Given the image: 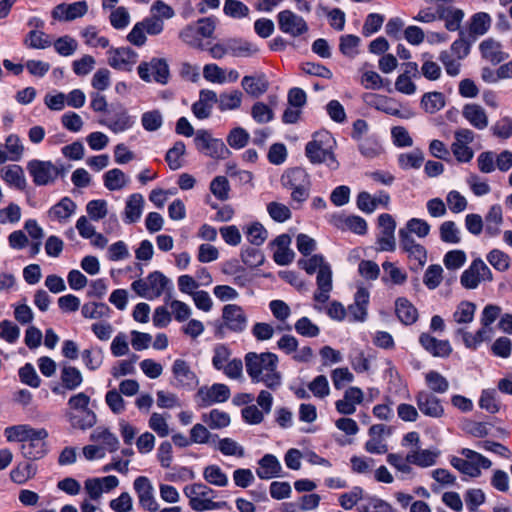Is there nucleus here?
Instances as JSON below:
<instances>
[{
    "instance_id": "f257e3e1",
    "label": "nucleus",
    "mask_w": 512,
    "mask_h": 512,
    "mask_svg": "<svg viewBox=\"0 0 512 512\" xmlns=\"http://www.w3.org/2000/svg\"><path fill=\"white\" fill-rule=\"evenodd\" d=\"M244 361L252 383H262L270 391H276L282 386L283 377L278 370L279 358L275 353L248 352Z\"/></svg>"
},
{
    "instance_id": "f03ea898",
    "label": "nucleus",
    "mask_w": 512,
    "mask_h": 512,
    "mask_svg": "<svg viewBox=\"0 0 512 512\" xmlns=\"http://www.w3.org/2000/svg\"><path fill=\"white\" fill-rule=\"evenodd\" d=\"M335 139L327 131L316 132L305 146L306 157L312 164H326L331 170L339 167L333 153Z\"/></svg>"
},
{
    "instance_id": "7ed1b4c3",
    "label": "nucleus",
    "mask_w": 512,
    "mask_h": 512,
    "mask_svg": "<svg viewBox=\"0 0 512 512\" xmlns=\"http://www.w3.org/2000/svg\"><path fill=\"white\" fill-rule=\"evenodd\" d=\"M131 289L139 297L147 300H154L166 294L168 302L173 291V283L161 271H153L146 278L133 281Z\"/></svg>"
},
{
    "instance_id": "20e7f679",
    "label": "nucleus",
    "mask_w": 512,
    "mask_h": 512,
    "mask_svg": "<svg viewBox=\"0 0 512 512\" xmlns=\"http://www.w3.org/2000/svg\"><path fill=\"white\" fill-rule=\"evenodd\" d=\"M184 495L189 499V506L197 512L220 510L228 506L226 501H214L216 491L203 483L186 485Z\"/></svg>"
},
{
    "instance_id": "39448f33",
    "label": "nucleus",
    "mask_w": 512,
    "mask_h": 512,
    "mask_svg": "<svg viewBox=\"0 0 512 512\" xmlns=\"http://www.w3.org/2000/svg\"><path fill=\"white\" fill-rule=\"evenodd\" d=\"M90 397L83 393H77L68 400V416L69 422L73 428L86 430L96 424V414L89 408Z\"/></svg>"
},
{
    "instance_id": "423d86ee",
    "label": "nucleus",
    "mask_w": 512,
    "mask_h": 512,
    "mask_svg": "<svg viewBox=\"0 0 512 512\" xmlns=\"http://www.w3.org/2000/svg\"><path fill=\"white\" fill-rule=\"evenodd\" d=\"M282 186L291 191V199L297 203L306 201L310 194L311 179L301 167L287 169L281 176Z\"/></svg>"
},
{
    "instance_id": "0eeeda50",
    "label": "nucleus",
    "mask_w": 512,
    "mask_h": 512,
    "mask_svg": "<svg viewBox=\"0 0 512 512\" xmlns=\"http://www.w3.org/2000/svg\"><path fill=\"white\" fill-rule=\"evenodd\" d=\"M194 143L199 152L216 160L226 159L231 154L221 139L213 138L211 133L205 129L196 131Z\"/></svg>"
},
{
    "instance_id": "6e6552de",
    "label": "nucleus",
    "mask_w": 512,
    "mask_h": 512,
    "mask_svg": "<svg viewBox=\"0 0 512 512\" xmlns=\"http://www.w3.org/2000/svg\"><path fill=\"white\" fill-rule=\"evenodd\" d=\"M493 275L485 262L477 258L463 271L460 277L461 285L466 289H476L483 281H492Z\"/></svg>"
},
{
    "instance_id": "1a4fd4ad",
    "label": "nucleus",
    "mask_w": 512,
    "mask_h": 512,
    "mask_svg": "<svg viewBox=\"0 0 512 512\" xmlns=\"http://www.w3.org/2000/svg\"><path fill=\"white\" fill-rule=\"evenodd\" d=\"M277 22L280 31L293 38L300 37L309 30L306 20L288 9L277 14Z\"/></svg>"
},
{
    "instance_id": "9d476101",
    "label": "nucleus",
    "mask_w": 512,
    "mask_h": 512,
    "mask_svg": "<svg viewBox=\"0 0 512 512\" xmlns=\"http://www.w3.org/2000/svg\"><path fill=\"white\" fill-rule=\"evenodd\" d=\"M27 170L37 186H44L53 182L63 170V167L59 169L50 161L34 159L28 162Z\"/></svg>"
},
{
    "instance_id": "9b49d317",
    "label": "nucleus",
    "mask_w": 512,
    "mask_h": 512,
    "mask_svg": "<svg viewBox=\"0 0 512 512\" xmlns=\"http://www.w3.org/2000/svg\"><path fill=\"white\" fill-rule=\"evenodd\" d=\"M139 77L145 82L153 79L157 83L166 84L169 79V67L164 59L153 58L150 62L141 63L138 68Z\"/></svg>"
},
{
    "instance_id": "f8f14e48",
    "label": "nucleus",
    "mask_w": 512,
    "mask_h": 512,
    "mask_svg": "<svg viewBox=\"0 0 512 512\" xmlns=\"http://www.w3.org/2000/svg\"><path fill=\"white\" fill-rule=\"evenodd\" d=\"M380 233L377 237L379 251L393 252L396 249L395 229L396 222L392 215L383 213L378 217Z\"/></svg>"
},
{
    "instance_id": "ddd939ff",
    "label": "nucleus",
    "mask_w": 512,
    "mask_h": 512,
    "mask_svg": "<svg viewBox=\"0 0 512 512\" xmlns=\"http://www.w3.org/2000/svg\"><path fill=\"white\" fill-rule=\"evenodd\" d=\"M48 432L44 428H40L30 437L24 444H21L20 450L24 458L28 460H38L43 458L47 453L46 438Z\"/></svg>"
},
{
    "instance_id": "4468645a",
    "label": "nucleus",
    "mask_w": 512,
    "mask_h": 512,
    "mask_svg": "<svg viewBox=\"0 0 512 512\" xmlns=\"http://www.w3.org/2000/svg\"><path fill=\"white\" fill-rule=\"evenodd\" d=\"M230 395L229 387L222 383H215L210 387L203 386L198 389L196 394L201 407L226 402L230 398Z\"/></svg>"
},
{
    "instance_id": "2eb2a0df",
    "label": "nucleus",
    "mask_w": 512,
    "mask_h": 512,
    "mask_svg": "<svg viewBox=\"0 0 512 512\" xmlns=\"http://www.w3.org/2000/svg\"><path fill=\"white\" fill-rule=\"evenodd\" d=\"M415 401L419 411L425 416L441 418L445 414L442 400L429 391H419L415 396Z\"/></svg>"
},
{
    "instance_id": "dca6fc26",
    "label": "nucleus",
    "mask_w": 512,
    "mask_h": 512,
    "mask_svg": "<svg viewBox=\"0 0 512 512\" xmlns=\"http://www.w3.org/2000/svg\"><path fill=\"white\" fill-rule=\"evenodd\" d=\"M328 221L334 227L342 231L349 230L358 235H364L367 232L366 220L357 215L334 213L329 215Z\"/></svg>"
},
{
    "instance_id": "f3484780",
    "label": "nucleus",
    "mask_w": 512,
    "mask_h": 512,
    "mask_svg": "<svg viewBox=\"0 0 512 512\" xmlns=\"http://www.w3.org/2000/svg\"><path fill=\"white\" fill-rule=\"evenodd\" d=\"M224 326L236 333L243 332L248 325V317L243 308L237 304H227L222 309Z\"/></svg>"
},
{
    "instance_id": "a211bd4d",
    "label": "nucleus",
    "mask_w": 512,
    "mask_h": 512,
    "mask_svg": "<svg viewBox=\"0 0 512 512\" xmlns=\"http://www.w3.org/2000/svg\"><path fill=\"white\" fill-rule=\"evenodd\" d=\"M391 429L383 424H375L369 428V440L365 443V450L371 454H385L388 451V445L384 435L389 436Z\"/></svg>"
},
{
    "instance_id": "6ab92c4d",
    "label": "nucleus",
    "mask_w": 512,
    "mask_h": 512,
    "mask_svg": "<svg viewBox=\"0 0 512 512\" xmlns=\"http://www.w3.org/2000/svg\"><path fill=\"white\" fill-rule=\"evenodd\" d=\"M133 487L139 498L140 505L150 511L156 512L159 505L153 494V486L145 476H139L134 480Z\"/></svg>"
},
{
    "instance_id": "aec40b11",
    "label": "nucleus",
    "mask_w": 512,
    "mask_h": 512,
    "mask_svg": "<svg viewBox=\"0 0 512 512\" xmlns=\"http://www.w3.org/2000/svg\"><path fill=\"white\" fill-rule=\"evenodd\" d=\"M369 298V291L364 287H358L354 295V302L346 309L350 321L364 322L366 320Z\"/></svg>"
},
{
    "instance_id": "412c9836",
    "label": "nucleus",
    "mask_w": 512,
    "mask_h": 512,
    "mask_svg": "<svg viewBox=\"0 0 512 512\" xmlns=\"http://www.w3.org/2000/svg\"><path fill=\"white\" fill-rule=\"evenodd\" d=\"M364 400V393L359 387L351 386L345 390L343 398L335 402L336 410L343 415H352L356 406Z\"/></svg>"
},
{
    "instance_id": "4be33fe9",
    "label": "nucleus",
    "mask_w": 512,
    "mask_h": 512,
    "mask_svg": "<svg viewBox=\"0 0 512 512\" xmlns=\"http://www.w3.org/2000/svg\"><path fill=\"white\" fill-rule=\"evenodd\" d=\"M137 57V53L128 47L108 51L109 65L118 70H129L136 63Z\"/></svg>"
},
{
    "instance_id": "5701e85b",
    "label": "nucleus",
    "mask_w": 512,
    "mask_h": 512,
    "mask_svg": "<svg viewBox=\"0 0 512 512\" xmlns=\"http://www.w3.org/2000/svg\"><path fill=\"white\" fill-rule=\"evenodd\" d=\"M370 97L371 100L368 101V104L379 111L402 119H408L413 116L410 110H401L399 104L391 98L383 95H371Z\"/></svg>"
},
{
    "instance_id": "b1692460",
    "label": "nucleus",
    "mask_w": 512,
    "mask_h": 512,
    "mask_svg": "<svg viewBox=\"0 0 512 512\" xmlns=\"http://www.w3.org/2000/svg\"><path fill=\"white\" fill-rule=\"evenodd\" d=\"M172 373L176 381V387L192 388L198 383L196 374L189 364L183 359H176L172 365Z\"/></svg>"
},
{
    "instance_id": "393cba45",
    "label": "nucleus",
    "mask_w": 512,
    "mask_h": 512,
    "mask_svg": "<svg viewBox=\"0 0 512 512\" xmlns=\"http://www.w3.org/2000/svg\"><path fill=\"white\" fill-rule=\"evenodd\" d=\"M481 56L493 65L499 64L509 57L503 50V45L494 38H487L479 44Z\"/></svg>"
},
{
    "instance_id": "a878e982",
    "label": "nucleus",
    "mask_w": 512,
    "mask_h": 512,
    "mask_svg": "<svg viewBox=\"0 0 512 512\" xmlns=\"http://www.w3.org/2000/svg\"><path fill=\"white\" fill-rule=\"evenodd\" d=\"M400 248L407 254L410 260H414L419 268L423 267L427 262V250L426 248L418 243L413 237H408L407 234H403L402 238H399Z\"/></svg>"
},
{
    "instance_id": "bb28decb",
    "label": "nucleus",
    "mask_w": 512,
    "mask_h": 512,
    "mask_svg": "<svg viewBox=\"0 0 512 512\" xmlns=\"http://www.w3.org/2000/svg\"><path fill=\"white\" fill-rule=\"evenodd\" d=\"M99 123L106 126L113 133L118 134L130 129L134 125L135 121L126 109L120 108L113 115L100 120Z\"/></svg>"
},
{
    "instance_id": "cd10ccee",
    "label": "nucleus",
    "mask_w": 512,
    "mask_h": 512,
    "mask_svg": "<svg viewBox=\"0 0 512 512\" xmlns=\"http://www.w3.org/2000/svg\"><path fill=\"white\" fill-rule=\"evenodd\" d=\"M218 101L216 92L209 89H203L199 93V99L193 103L191 109L194 116L198 119L210 117L214 104Z\"/></svg>"
},
{
    "instance_id": "c85d7f7f",
    "label": "nucleus",
    "mask_w": 512,
    "mask_h": 512,
    "mask_svg": "<svg viewBox=\"0 0 512 512\" xmlns=\"http://www.w3.org/2000/svg\"><path fill=\"white\" fill-rule=\"evenodd\" d=\"M419 342L434 357L445 358L452 352V347L448 340H439L428 333H422L419 337Z\"/></svg>"
},
{
    "instance_id": "c756f323",
    "label": "nucleus",
    "mask_w": 512,
    "mask_h": 512,
    "mask_svg": "<svg viewBox=\"0 0 512 512\" xmlns=\"http://www.w3.org/2000/svg\"><path fill=\"white\" fill-rule=\"evenodd\" d=\"M290 244L291 237L288 234L279 235L271 243L272 246L276 247V250L273 254V259L278 265L285 266L293 261L295 253L290 249Z\"/></svg>"
},
{
    "instance_id": "7c9ffc66",
    "label": "nucleus",
    "mask_w": 512,
    "mask_h": 512,
    "mask_svg": "<svg viewBox=\"0 0 512 512\" xmlns=\"http://www.w3.org/2000/svg\"><path fill=\"white\" fill-rule=\"evenodd\" d=\"M282 466L278 458L273 454H265L258 461L257 476L262 480H269L282 476Z\"/></svg>"
},
{
    "instance_id": "2f4dec72",
    "label": "nucleus",
    "mask_w": 512,
    "mask_h": 512,
    "mask_svg": "<svg viewBox=\"0 0 512 512\" xmlns=\"http://www.w3.org/2000/svg\"><path fill=\"white\" fill-rule=\"evenodd\" d=\"M145 200L142 194L133 193L131 194L125 204L124 212H123V221L126 224L136 223L140 220L143 209H144Z\"/></svg>"
},
{
    "instance_id": "473e14b6",
    "label": "nucleus",
    "mask_w": 512,
    "mask_h": 512,
    "mask_svg": "<svg viewBox=\"0 0 512 512\" xmlns=\"http://www.w3.org/2000/svg\"><path fill=\"white\" fill-rule=\"evenodd\" d=\"M317 291L314 293V300L319 303H325L329 299V293L332 290V270L330 265L324 266L317 273Z\"/></svg>"
},
{
    "instance_id": "72a5a7b5",
    "label": "nucleus",
    "mask_w": 512,
    "mask_h": 512,
    "mask_svg": "<svg viewBox=\"0 0 512 512\" xmlns=\"http://www.w3.org/2000/svg\"><path fill=\"white\" fill-rule=\"evenodd\" d=\"M462 115L478 130H483L488 126L487 114L484 108L478 104H466L463 107Z\"/></svg>"
},
{
    "instance_id": "f704fd0d",
    "label": "nucleus",
    "mask_w": 512,
    "mask_h": 512,
    "mask_svg": "<svg viewBox=\"0 0 512 512\" xmlns=\"http://www.w3.org/2000/svg\"><path fill=\"white\" fill-rule=\"evenodd\" d=\"M91 441L105 448L106 452H115L119 448V440L115 434L104 427H97L90 435Z\"/></svg>"
},
{
    "instance_id": "c9c22d12",
    "label": "nucleus",
    "mask_w": 512,
    "mask_h": 512,
    "mask_svg": "<svg viewBox=\"0 0 512 512\" xmlns=\"http://www.w3.org/2000/svg\"><path fill=\"white\" fill-rule=\"evenodd\" d=\"M269 309L273 317L279 322L277 331H291V325L286 323L291 315L289 305L283 300H272L269 303Z\"/></svg>"
},
{
    "instance_id": "e433bc0d",
    "label": "nucleus",
    "mask_w": 512,
    "mask_h": 512,
    "mask_svg": "<svg viewBox=\"0 0 512 512\" xmlns=\"http://www.w3.org/2000/svg\"><path fill=\"white\" fill-rule=\"evenodd\" d=\"M241 85L247 94L256 98L263 95L269 88V82L264 74L244 76Z\"/></svg>"
},
{
    "instance_id": "4c0bfd02",
    "label": "nucleus",
    "mask_w": 512,
    "mask_h": 512,
    "mask_svg": "<svg viewBox=\"0 0 512 512\" xmlns=\"http://www.w3.org/2000/svg\"><path fill=\"white\" fill-rule=\"evenodd\" d=\"M439 455L440 452L438 450H421L419 447L418 449L411 450L406 455V460L409 463L420 467H430L436 463V460Z\"/></svg>"
},
{
    "instance_id": "58836bf2",
    "label": "nucleus",
    "mask_w": 512,
    "mask_h": 512,
    "mask_svg": "<svg viewBox=\"0 0 512 512\" xmlns=\"http://www.w3.org/2000/svg\"><path fill=\"white\" fill-rule=\"evenodd\" d=\"M464 18L463 10L440 4V19L445 21V27L449 31H457L461 27Z\"/></svg>"
},
{
    "instance_id": "ea45409f",
    "label": "nucleus",
    "mask_w": 512,
    "mask_h": 512,
    "mask_svg": "<svg viewBox=\"0 0 512 512\" xmlns=\"http://www.w3.org/2000/svg\"><path fill=\"white\" fill-rule=\"evenodd\" d=\"M430 230L431 226L426 220L411 218L406 222L405 227L399 229L398 236L402 238L403 234H407L408 237H412V234H415L419 238H425L429 235Z\"/></svg>"
},
{
    "instance_id": "a19ab883",
    "label": "nucleus",
    "mask_w": 512,
    "mask_h": 512,
    "mask_svg": "<svg viewBox=\"0 0 512 512\" xmlns=\"http://www.w3.org/2000/svg\"><path fill=\"white\" fill-rule=\"evenodd\" d=\"M37 430L38 429L27 424L13 425L5 428L4 436L8 442H20L24 444Z\"/></svg>"
},
{
    "instance_id": "79ce46f5",
    "label": "nucleus",
    "mask_w": 512,
    "mask_h": 512,
    "mask_svg": "<svg viewBox=\"0 0 512 512\" xmlns=\"http://www.w3.org/2000/svg\"><path fill=\"white\" fill-rule=\"evenodd\" d=\"M1 178L9 185L23 190L26 187V179L23 169L19 165H9L1 169Z\"/></svg>"
},
{
    "instance_id": "37998d69",
    "label": "nucleus",
    "mask_w": 512,
    "mask_h": 512,
    "mask_svg": "<svg viewBox=\"0 0 512 512\" xmlns=\"http://www.w3.org/2000/svg\"><path fill=\"white\" fill-rule=\"evenodd\" d=\"M201 419L213 430L226 428L231 422L229 414L220 409H212L208 413H203Z\"/></svg>"
},
{
    "instance_id": "c03bdc74",
    "label": "nucleus",
    "mask_w": 512,
    "mask_h": 512,
    "mask_svg": "<svg viewBox=\"0 0 512 512\" xmlns=\"http://www.w3.org/2000/svg\"><path fill=\"white\" fill-rule=\"evenodd\" d=\"M492 19L486 12L475 13L470 20L469 33L472 36H482L488 32L491 27Z\"/></svg>"
},
{
    "instance_id": "a18cd8bd",
    "label": "nucleus",
    "mask_w": 512,
    "mask_h": 512,
    "mask_svg": "<svg viewBox=\"0 0 512 512\" xmlns=\"http://www.w3.org/2000/svg\"><path fill=\"white\" fill-rule=\"evenodd\" d=\"M395 306L397 317L402 323L410 325L417 320V309L407 299H397Z\"/></svg>"
},
{
    "instance_id": "49530a36",
    "label": "nucleus",
    "mask_w": 512,
    "mask_h": 512,
    "mask_svg": "<svg viewBox=\"0 0 512 512\" xmlns=\"http://www.w3.org/2000/svg\"><path fill=\"white\" fill-rule=\"evenodd\" d=\"M440 240L447 244H459L461 242V230L454 221L447 220L439 226Z\"/></svg>"
},
{
    "instance_id": "de8ad7c7",
    "label": "nucleus",
    "mask_w": 512,
    "mask_h": 512,
    "mask_svg": "<svg viewBox=\"0 0 512 512\" xmlns=\"http://www.w3.org/2000/svg\"><path fill=\"white\" fill-rule=\"evenodd\" d=\"M425 383L430 389L429 392L437 394H444L449 389L448 380L439 372L431 370L425 373Z\"/></svg>"
},
{
    "instance_id": "09e8293b",
    "label": "nucleus",
    "mask_w": 512,
    "mask_h": 512,
    "mask_svg": "<svg viewBox=\"0 0 512 512\" xmlns=\"http://www.w3.org/2000/svg\"><path fill=\"white\" fill-rule=\"evenodd\" d=\"M424 162V154L420 149H414L398 156V165L403 170L419 169Z\"/></svg>"
},
{
    "instance_id": "8fccbe9b",
    "label": "nucleus",
    "mask_w": 512,
    "mask_h": 512,
    "mask_svg": "<svg viewBox=\"0 0 512 512\" xmlns=\"http://www.w3.org/2000/svg\"><path fill=\"white\" fill-rule=\"evenodd\" d=\"M129 182L128 177L118 168L111 169L104 174V185L110 191L124 188Z\"/></svg>"
},
{
    "instance_id": "3c124183",
    "label": "nucleus",
    "mask_w": 512,
    "mask_h": 512,
    "mask_svg": "<svg viewBox=\"0 0 512 512\" xmlns=\"http://www.w3.org/2000/svg\"><path fill=\"white\" fill-rule=\"evenodd\" d=\"M243 94L239 90L221 93L218 98L220 111L236 110L241 106Z\"/></svg>"
},
{
    "instance_id": "603ef678",
    "label": "nucleus",
    "mask_w": 512,
    "mask_h": 512,
    "mask_svg": "<svg viewBox=\"0 0 512 512\" xmlns=\"http://www.w3.org/2000/svg\"><path fill=\"white\" fill-rule=\"evenodd\" d=\"M81 36L84 43L92 48H107L109 47V39L105 36H100L95 26H88L81 31Z\"/></svg>"
},
{
    "instance_id": "864d4df0",
    "label": "nucleus",
    "mask_w": 512,
    "mask_h": 512,
    "mask_svg": "<svg viewBox=\"0 0 512 512\" xmlns=\"http://www.w3.org/2000/svg\"><path fill=\"white\" fill-rule=\"evenodd\" d=\"M81 313L87 319L109 318L111 309L105 303L90 302L82 306Z\"/></svg>"
},
{
    "instance_id": "5fc2aeb1",
    "label": "nucleus",
    "mask_w": 512,
    "mask_h": 512,
    "mask_svg": "<svg viewBox=\"0 0 512 512\" xmlns=\"http://www.w3.org/2000/svg\"><path fill=\"white\" fill-rule=\"evenodd\" d=\"M476 305L470 301L460 302L453 313V320L457 324H468L474 319Z\"/></svg>"
},
{
    "instance_id": "6e6d98bb",
    "label": "nucleus",
    "mask_w": 512,
    "mask_h": 512,
    "mask_svg": "<svg viewBox=\"0 0 512 512\" xmlns=\"http://www.w3.org/2000/svg\"><path fill=\"white\" fill-rule=\"evenodd\" d=\"M203 478L211 485L225 487L228 484V477L218 465H209L204 468Z\"/></svg>"
},
{
    "instance_id": "4d7b16f0",
    "label": "nucleus",
    "mask_w": 512,
    "mask_h": 512,
    "mask_svg": "<svg viewBox=\"0 0 512 512\" xmlns=\"http://www.w3.org/2000/svg\"><path fill=\"white\" fill-rule=\"evenodd\" d=\"M361 39L353 34L342 35L340 37L339 50L343 55L354 58L358 53V47Z\"/></svg>"
},
{
    "instance_id": "13d9d810",
    "label": "nucleus",
    "mask_w": 512,
    "mask_h": 512,
    "mask_svg": "<svg viewBox=\"0 0 512 512\" xmlns=\"http://www.w3.org/2000/svg\"><path fill=\"white\" fill-rule=\"evenodd\" d=\"M423 109L428 113H435L445 105L443 94L440 92L425 93L421 99Z\"/></svg>"
},
{
    "instance_id": "bf43d9fd",
    "label": "nucleus",
    "mask_w": 512,
    "mask_h": 512,
    "mask_svg": "<svg viewBox=\"0 0 512 512\" xmlns=\"http://www.w3.org/2000/svg\"><path fill=\"white\" fill-rule=\"evenodd\" d=\"M168 417L169 415L165 416L164 414L154 412L149 418V428L161 438L167 437L170 434V429L167 422Z\"/></svg>"
},
{
    "instance_id": "052dcab7",
    "label": "nucleus",
    "mask_w": 512,
    "mask_h": 512,
    "mask_svg": "<svg viewBox=\"0 0 512 512\" xmlns=\"http://www.w3.org/2000/svg\"><path fill=\"white\" fill-rule=\"evenodd\" d=\"M245 233L247 240L255 246L262 245L268 237L267 230L260 222H253L247 226Z\"/></svg>"
},
{
    "instance_id": "680f3d73",
    "label": "nucleus",
    "mask_w": 512,
    "mask_h": 512,
    "mask_svg": "<svg viewBox=\"0 0 512 512\" xmlns=\"http://www.w3.org/2000/svg\"><path fill=\"white\" fill-rule=\"evenodd\" d=\"M443 279V268L439 264H432L428 266L424 273L423 283L430 289H436L442 282Z\"/></svg>"
},
{
    "instance_id": "e2e57ef3",
    "label": "nucleus",
    "mask_w": 512,
    "mask_h": 512,
    "mask_svg": "<svg viewBox=\"0 0 512 512\" xmlns=\"http://www.w3.org/2000/svg\"><path fill=\"white\" fill-rule=\"evenodd\" d=\"M359 512H393L392 506L378 497H368L364 503L358 506Z\"/></svg>"
},
{
    "instance_id": "0e129e2a",
    "label": "nucleus",
    "mask_w": 512,
    "mask_h": 512,
    "mask_svg": "<svg viewBox=\"0 0 512 512\" xmlns=\"http://www.w3.org/2000/svg\"><path fill=\"white\" fill-rule=\"evenodd\" d=\"M109 21L114 29L123 30L130 23L129 11L123 6L112 8Z\"/></svg>"
},
{
    "instance_id": "69168bd1",
    "label": "nucleus",
    "mask_w": 512,
    "mask_h": 512,
    "mask_svg": "<svg viewBox=\"0 0 512 512\" xmlns=\"http://www.w3.org/2000/svg\"><path fill=\"white\" fill-rule=\"evenodd\" d=\"M179 38L184 43H186L187 45H189L193 48H198V49L204 48L201 36L198 33L195 24H190V25H187L185 28H183L179 32Z\"/></svg>"
},
{
    "instance_id": "338daca9",
    "label": "nucleus",
    "mask_w": 512,
    "mask_h": 512,
    "mask_svg": "<svg viewBox=\"0 0 512 512\" xmlns=\"http://www.w3.org/2000/svg\"><path fill=\"white\" fill-rule=\"evenodd\" d=\"M211 193L221 201L229 198L230 184L225 176H216L210 183Z\"/></svg>"
},
{
    "instance_id": "774afa93",
    "label": "nucleus",
    "mask_w": 512,
    "mask_h": 512,
    "mask_svg": "<svg viewBox=\"0 0 512 512\" xmlns=\"http://www.w3.org/2000/svg\"><path fill=\"white\" fill-rule=\"evenodd\" d=\"M95 65V58L85 54L71 63V69L77 76H86L94 69Z\"/></svg>"
}]
</instances>
